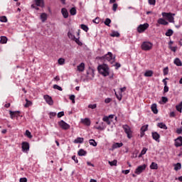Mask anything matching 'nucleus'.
Segmentation results:
<instances>
[{
    "label": "nucleus",
    "instance_id": "f257e3e1",
    "mask_svg": "<svg viewBox=\"0 0 182 182\" xmlns=\"http://www.w3.org/2000/svg\"><path fill=\"white\" fill-rule=\"evenodd\" d=\"M97 70L100 75H102L104 77L109 76V79H113L114 76V73L113 72H110V68H109V66L106 64L99 65L97 67Z\"/></svg>",
    "mask_w": 182,
    "mask_h": 182
},
{
    "label": "nucleus",
    "instance_id": "f03ea898",
    "mask_svg": "<svg viewBox=\"0 0 182 182\" xmlns=\"http://www.w3.org/2000/svg\"><path fill=\"white\" fill-rule=\"evenodd\" d=\"M115 56H113V54L110 52H108L107 54L100 58L104 62H109L110 63H113L114 62Z\"/></svg>",
    "mask_w": 182,
    "mask_h": 182
},
{
    "label": "nucleus",
    "instance_id": "7ed1b4c3",
    "mask_svg": "<svg viewBox=\"0 0 182 182\" xmlns=\"http://www.w3.org/2000/svg\"><path fill=\"white\" fill-rule=\"evenodd\" d=\"M161 15L163 16V18H166V19H167V21L168 22H170L171 23H174V16H176L175 14L173 13H167V12H162Z\"/></svg>",
    "mask_w": 182,
    "mask_h": 182
},
{
    "label": "nucleus",
    "instance_id": "20e7f679",
    "mask_svg": "<svg viewBox=\"0 0 182 182\" xmlns=\"http://www.w3.org/2000/svg\"><path fill=\"white\" fill-rule=\"evenodd\" d=\"M142 50L149 51L153 49V43L150 41H144L141 45Z\"/></svg>",
    "mask_w": 182,
    "mask_h": 182
},
{
    "label": "nucleus",
    "instance_id": "39448f33",
    "mask_svg": "<svg viewBox=\"0 0 182 182\" xmlns=\"http://www.w3.org/2000/svg\"><path fill=\"white\" fill-rule=\"evenodd\" d=\"M146 168H147V165L146 164L138 166L134 171V173L136 174V176H140V174H141L143 171H145Z\"/></svg>",
    "mask_w": 182,
    "mask_h": 182
},
{
    "label": "nucleus",
    "instance_id": "423d86ee",
    "mask_svg": "<svg viewBox=\"0 0 182 182\" xmlns=\"http://www.w3.org/2000/svg\"><path fill=\"white\" fill-rule=\"evenodd\" d=\"M123 129L124 132L127 135L128 139H132L133 137V132H132V129L128 125H123Z\"/></svg>",
    "mask_w": 182,
    "mask_h": 182
},
{
    "label": "nucleus",
    "instance_id": "0eeeda50",
    "mask_svg": "<svg viewBox=\"0 0 182 182\" xmlns=\"http://www.w3.org/2000/svg\"><path fill=\"white\" fill-rule=\"evenodd\" d=\"M58 126L63 130H69L70 129V125L63 120L58 122Z\"/></svg>",
    "mask_w": 182,
    "mask_h": 182
},
{
    "label": "nucleus",
    "instance_id": "6e6552de",
    "mask_svg": "<svg viewBox=\"0 0 182 182\" xmlns=\"http://www.w3.org/2000/svg\"><path fill=\"white\" fill-rule=\"evenodd\" d=\"M95 77V69L89 68L87 70V78L88 80H92Z\"/></svg>",
    "mask_w": 182,
    "mask_h": 182
},
{
    "label": "nucleus",
    "instance_id": "1a4fd4ad",
    "mask_svg": "<svg viewBox=\"0 0 182 182\" xmlns=\"http://www.w3.org/2000/svg\"><path fill=\"white\" fill-rule=\"evenodd\" d=\"M149 25L147 23H145L144 24H140L137 28V31L139 33H143L146 29L149 28Z\"/></svg>",
    "mask_w": 182,
    "mask_h": 182
},
{
    "label": "nucleus",
    "instance_id": "9d476101",
    "mask_svg": "<svg viewBox=\"0 0 182 182\" xmlns=\"http://www.w3.org/2000/svg\"><path fill=\"white\" fill-rule=\"evenodd\" d=\"M21 149L23 153H28L29 151L30 145L28 142L24 141L21 144Z\"/></svg>",
    "mask_w": 182,
    "mask_h": 182
},
{
    "label": "nucleus",
    "instance_id": "9b49d317",
    "mask_svg": "<svg viewBox=\"0 0 182 182\" xmlns=\"http://www.w3.org/2000/svg\"><path fill=\"white\" fill-rule=\"evenodd\" d=\"M113 119H114V114H110L108 117L105 116L102 118L103 122H106L108 124H110L112 122H113Z\"/></svg>",
    "mask_w": 182,
    "mask_h": 182
},
{
    "label": "nucleus",
    "instance_id": "f8f14e48",
    "mask_svg": "<svg viewBox=\"0 0 182 182\" xmlns=\"http://www.w3.org/2000/svg\"><path fill=\"white\" fill-rule=\"evenodd\" d=\"M43 98L46 103L49 105L50 106H52L53 105V100L52 99V97L49 95H44Z\"/></svg>",
    "mask_w": 182,
    "mask_h": 182
},
{
    "label": "nucleus",
    "instance_id": "ddd939ff",
    "mask_svg": "<svg viewBox=\"0 0 182 182\" xmlns=\"http://www.w3.org/2000/svg\"><path fill=\"white\" fill-rule=\"evenodd\" d=\"M33 1H34V4H36L37 6H40L41 8H45V1L43 0H33Z\"/></svg>",
    "mask_w": 182,
    "mask_h": 182
},
{
    "label": "nucleus",
    "instance_id": "4468645a",
    "mask_svg": "<svg viewBox=\"0 0 182 182\" xmlns=\"http://www.w3.org/2000/svg\"><path fill=\"white\" fill-rule=\"evenodd\" d=\"M61 14L65 19H68V18H69V11H68L66 8H63L61 9Z\"/></svg>",
    "mask_w": 182,
    "mask_h": 182
},
{
    "label": "nucleus",
    "instance_id": "2eb2a0df",
    "mask_svg": "<svg viewBox=\"0 0 182 182\" xmlns=\"http://www.w3.org/2000/svg\"><path fill=\"white\" fill-rule=\"evenodd\" d=\"M68 36L69 39H71V41H74L76 37H75V31L73 29L69 30L68 33Z\"/></svg>",
    "mask_w": 182,
    "mask_h": 182
},
{
    "label": "nucleus",
    "instance_id": "dca6fc26",
    "mask_svg": "<svg viewBox=\"0 0 182 182\" xmlns=\"http://www.w3.org/2000/svg\"><path fill=\"white\" fill-rule=\"evenodd\" d=\"M175 146L176 147H181L182 146V136H178L175 139Z\"/></svg>",
    "mask_w": 182,
    "mask_h": 182
},
{
    "label": "nucleus",
    "instance_id": "f3484780",
    "mask_svg": "<svg viewBox=\"0 0 182 182\" xmlns=\"http://www.w3.org/2000/svg\"><path fill=\"white\" fill-rule=\"evenodd\" d=\"M40 19L41 22L45 23L46 21H48V14L46 13H41L40 14Z\"/></svg>",
    "mask_w": 182,
    "mask_h": 182
},
{
    "label": "nucleus",
    "instance_id": "a211bd4d",
    "mask_svg": "<svg viewBox=\"0 0 182 182\" xmlns=\"http://www.w3.org/2000/svg\"><path fill=\"white\" fill-rule=\"evenodd\" d=\"M157 23L159 25H164V26H167L168 25V21H167L166 19L163 18H160L158 19Z\"/></svg>",
    "mask_w": 182,
    "mask_h": 182
},
{
    "label": "nucleus",
    "instance_id": "6ab92c4d",
    "mask_svg": "<svg viewBox=\"0 0 182 182\" xmlns=\"http://www.w3.org/2000/svg\"><path fill=\"white\" fill-rule=\"evenodd\" d=\"M152 137L154 140H155L158 143H160V134H159V133L157 132L152 133Z\"/></svg>",
    "mask_w": 182,
    "mask_h": 182
},
{
    "label": "nucleus",
    "instance_id": "aec40b11",
    "mask_svg": "<svg viewBox=\"0 0 182 182\" xmlns=\"http://www.w3.org/2000/svg\"><path fill=\"white\" fill-rule=\"evenodd\" d=\"M77 70L78 72H84L85 71V63H81L80 65L77 66Z\"/></svg>",
    "mask_w": 182,
    "mask_h": 182
},
{
    "label": "nucleus",
    "instance_id": "412c9836",
    "mask_svg": "<svg viewBox=\"0 0 182 182\" xmlns=\"http://www.w3.org/2000/svg\"><path fill=\"white\" fill-rule=\"evenodd\" d=\"M11 119H14V117H18L19 116V111H9Z\"/></svg>",
    "mask_w": 182,
    "mask_h": 182
},
{
    "label": "nucleus",
    "instance_id": "4be33fe9",
    "mask_svg": "<svg viewBox=\"0 0 182 182\" xmlns=\"http://www.w3.org/2000/svg\"><path fill=\"white\" fill-rule=\"evenodd\" d=\"M147 129H149V125H144L141 128V137L144 136V132H147Z\"/></svg>",
    "mask_w": 182,
    "mask_h": 182
},
{
    "label": "nucleus",
    "instance_id": "5701e85b",
    "mask_svg": "<svg viewBox=\"0 0 182 182\" xmlns=\"http://www.w3.org/2000/svg\"><path fill=\"white\" fill-rule=\"evenodd\" d=\"M81 123L85 126H90V119L88 118L81 119Z\"/></svg>",
    "mask_w": 182,
    "mask_h": 182
},
{
    "label": "nucleus",
    "instance_id": "b1692460",
    "mask_svg": "<svg viewBox=\"0 0 182 182\" xmlns=\"http://www.w3.org/2000/svg\"><path fill=\"white\" fill-rule=\"evenodd\" d=\"M123 146V143H114L112 146V150H115V149H119Z\"/></svg>",
    "mask_w": 182,
    "mask_h": 182
},
{
    "label": "nucleus",
    "instance_id": "393cba45",
    "mask_svg": "<svg viewBox=\"0 0 182 182\" xmlns=\"http://www.w3.org/2000/svg\"><path fill=\"white\" fill-rule=\"evenodd\" d=\"M151 109L153 113H154V114H157L159 113V109H157L156 104H152Z\"/></svg>",
    "mask_w": 182,
    "mask_h": 182
},
{
    "label": "nucleus",
    "instance_id": "a878e982",
    "mask_svg": "<svg viewBox=\"0 0 182 182\" xmlns=\"http://www.w3.org/2000/svg\"><path fill=\"white\" fill-rule=\"evenodd\" d=\"M144 76H145V77H151V76H153V70H146L145 71Z\"/></svg>",
    "mask_w": 182,
    "mask_h": 182
},
{
    "label": "nucleus",
    "instance_id": "bb28decb",
    "mask_svg": "<svg viewBox=\"0 0 182 182\" xmlns=\"http://www.w3.org/2000/svg\"><path fill=\"white\" fill-rule=\"evenodd\" d=\"M157 126H158V127H159V129H163L164 130H167V125H166V124H164V122L158 123Z\"/></svg>",
    "mask_w": 182,
    "mask_h": 182
},
{
    "label": "nucleus",
    "instance_id": "cd10ccee",
    "mask_svg": "<svg viewBox=\"0 0 182 182\" xmlns=\"http://www.w3.org/2000/svg\"><path fill=\"white\" fill-rule=\"evenodd\" d=\"M149 167L151 170H157V168H159V165L155 162H152Z\"/></svg>",
    "mask_w": 182,
    "mask_h": 182
},
{
    "label": "nucleus",
    "instance_id": "c85d7f7f",
    "mask_svg": "<svg viewBox=\"0 0 182 182\" xmlns=\"http://www.w3.org/2000/svg\"><path fill=\"white\" fill-rule=\"evenodd\" d=\"M173 63H175V65H176V66H182L181 60H180V58H175Z\"/></svg>",
    "mask_w": 182,
    "mask_h": 182
},
{
    "label": "nucleus",
    "instance_id": "c756f323",
    "mask_svg": "<svg viewBox=\"0 0 182 182\" xmlns=\"http://www.w3.org/2000/svg\"><path fill=\"white\" fill-rule=\"evenodd\" d=\"M66 62V60H65V58H60L58 60V65H60V66H63V65H65Z\"/></svg>",
    "mask_w": 182,
    "mask_h": 182
},
{
    "label": "nucleus",
    "instance_id": "7c9ffc66",
    "mask_svg": "<svg viewBox=\"0 0 182 182\" xmlns=\"http://www.w3.org/2000/svg\"><path fill=\"white\" fill-rule=\"evenodd\" d=\"M110 36H112V38H119V36H120V33L117 31H112L110 33Z\"/></svg>",
    "mask_w": 182,
    "mask_h": 182
},
{
    "label": "nucleus",
    "instance_id": "2f4dec72",
    "mask_svg": "<svg viewBox=\"0 0 182 182\" xmlns=\"http://www.w3.org/2000/svg\"><path fill=\"white\" fill-rule=\"evenodd\" d=\"M175 171H178V170H181V164L177 163L173 165Z\"/></svg>",
    "mask_w": 182,
    "mask_h": 182
},
{
    "label": "nucleus",
    "instance_id": "473e14b6",
    "mask_svg": "<svg viewBox=\"0 0 182 182\" xmlns=\"http://www.w3.org/2000/svg\"><path fill=\"white\" fill-rule=\"evenodd\" d=\"M89 144L90 146H92V147H96V146H97V142H96L95 139H90Z\"/></svg>",
    "mask_w": 182,
    "mask_h": 182
},
{
    "label": "nucleus",
    "instance_id": "72a5a7b5",
    "mask_svg": "<svg viewBox=\"0 0 182 182\" xmlns=\"http://www.w3.org/2000/svg\"><path fill=\"white\" fill-rule=\"evenodd\" d=\"M176 109L177 112H179L180 113H181V112H182V102H181L178 105H177L176 106Z\"/></svg>",
    "mask_w": 182,
    "mask_h": 182
},
{
    "label": "nucleus",
    "instance_id": "f704fd0d",
    "mask_svg": "<svg viewBox=\"0 0 182 182\" xmlns=\"http://www.w3.org/2000/svg\"><path fill=\"white\" fill-rule=\"evenodd\" d=\"M77 154H78V156H85V154H87V152L84 149H81L78 151Z\"/></svg>",
    "mask_w": 182,
    "mask_h": 182
},
{
    "label": "nucleus",
    "instance_id": "c9c22d12",
    "mask_svg": "<svg viewBox=\"0 0 182 182\" xmlns=\"http://www.w3.org/2000/svg\"><path fill=\"white\" fill-rule=\"evenodd\" d=\"M84 141V139L83 138H82V137H77V139H75V140H74V143H75V144H79V143H82V141Z\"/></svg>",
    "mask_w": 182,
    "mask_h": 182
},
{
    "label": "nucleus",
    "instance_id": "e433bc0d",
    "mask_svg": "<svg viewBox=\"0 0 182 182\" xmlns=\"http://www.w3.org/2000/svg\"><path fill=\"white\" fill-rule=\"evenodd\" d=\"M76 13H77L76 8L73 7L70 9V15H72L73 16L76 15Z\"/></svg>",
    "mask_w": 182,
    "mask_h": 182
},
{
    "label": "nucleus",
    "instance_id": "4c0bfd02",
    "mask_svg": "<svg viewBox=\"0 0 182 182\" xmlns=\"http://www.w3.org/2000/svg\"><path fill=\"white\" fill-rule=\"evenodd\" d=\"M8 42V38L5 36H1L0 40V43H6Z\"/></svg>",
    "mask_w": 182,
    "mask_h": 182
},
{
    "label": "nucleus",
    "instance_id": "58836bf2",
    "mask_svg": "<svg viewBox=\"0 0 182 182\" xmlns=\"http://www.w3.org/2000/svg\"><path fill=\"white\" fill-rule=\"evenodd\" d=\"M25 136H26V137H28V139H32V134L28 129L26 130Z\"/></svg>",
    "mask_w": 182,
    "mask_h": 182
},
{
    "label": "nucleus",
    "instance_id": "ea45409f",
    "mask_svg": "<svg viewBox=\"0 0 182 182\" xmlns=\"http://www.w3.org/2000/svg\"><path fill=\"white\" fill-rule=\"evenodd\" d=\"M146 153H147V149L146 148H143L140 154L139 155V157L140 158V157H141V156H144V154H146Z\"/></svg>",
    "mask_w": 182,
    "mask_h": 182
},
{
    "label": "nucleus",
    "instance_id": "a19ab883",
    "mask_svg": "<svg viewBox=\"0 0 182 182\" xmlns=\"http://www.w3.org/2000/svg\"><path fill=\"white\" fill-rule=\"evenodd\" d=\"M0 22H3V23H6V22H8V18L5 16H1Z\"/></svg>",
    "mask_w": 182,
    "mask_h": 182
},
{
    "label": "nucleus",
    "instance_id": "79ce46f5",
    "mask_svg": "<svg viewBox=\"0 0 182 182\" xmlns=\"http://www.w3.org/2000/svg\"><path fill=\"white\" fill-rule=\"evenodd\" d=\"M81 28L82 29V31H85V32H87V31H89V27H87V26L85 24L81 25Z\"/></svg>",
    "mask_w": 182,
    "mask_h": 182
},
{
    "label": "nucleus",
    "instance_id": "37998d69",
    "mask_svg": "<svg viewBox=\"0 0 182 182\" xmlns=\"http://www.w3.org/2000/svg\"><path fill=\"white\" fill-rule=\"evenodd\" d=\"M26 103L25 104L24 107H29V106H32V101H29L26 99Z\"/></svg>",
    "mask_w": 182,
    "mask_h": 182
},
{
    "label": "nucleus",
    "instance_id": "c03bdc74",
    "mask_svg": "<svg viewBox=\"0 0 182 182\" xmlns=\"http://www.w3.org/2000/svg\"><path fill=\"white\" fill-rule=\"evenodd\" d=\"M110 23H112V20L110 18H106L105 21V25L107 26H109Z\"/></svg>",
    "mask_w": 182,
    "mask_h": 182
},
{
    "label": "nucleus",
    "instance_id": "a18cd8bd",
    "mask_svg": "<svg viewBox=\"0 0 182 182\" xmlns=\"http://www.w3.org/2000/svg\"><path fill=\"white\" fill-rule=\"evenodd\" d=\"M109 164L110 166H117V160H114L112 161H108Z\"/></svg>",
    "mask_w": 182,
    "mask_h": 182
},
{
    "label": "nucleus",
    "instance_id": "49530a36",
    "mask_svg": "<svg viewBox=\"0 0 182 182\" xmlns=\"http://www.w3.org/2000/svg\"><path fill=\"white\" fill-rule=\"evenodd\" d=\"M38 6L36 5V4H33L31 6V8H32V9H36V11H39V7H38Z\"/></svg>",
    "mask_w": 182,
    "mask_h": 182
},
{
    "label": "nucleus",
    "instance_id": "de8ad7c7",
    "mask_svg": "<svg viewBox=\"0 0 182 182\" xmlns=\"http://www.w3.org/2000/svg\"><path fill=\"white\" fill-rule=\"evenodd\" d=\"M164 76L168 75V67H166L163 70Z\"/></svg>",
    "mask_w": 182,
    "mask_h": 182
},
{
    "label": "nucleus",
    "instance_id": "09e8293b",
    "mask_svg": "<svg viewBox=\"0 0 182 182\" xmlns=\"http://www.w3.org/2000/svg\"><path fill=\"white\" fill-rule=\"evenodd\" d=\"M173 35V30L168 29L167 32L166 33V36H171Z\"/></svg>",
    "mask_w": 182,
    "mask_h": 182
},
{
    "label": "nucleus",
    "instance_id": "8fccbe9b",
    "mask_svg": "<svg viewBox=\"0 0 182 182\" xmlns=\"http://www.w3.org/2000/svg\"><path fill=\"white\" fill-rule=\"evenodd\" d=\"M75 42L79 45V46H82L83 43H81L80 40H79V37L77 38H75Z\"/></svg>",
    "mask_w": 182,
    "mask_h": 182
},
{
    "label": "nucleus",
    "instance_id": "3c124183",
    "mask_svg": "<svg viewBox=\"0 0 182 182\" xmlns=\"http://www.w3.org/2000/svg\"><path fill=\"white\" fill-rule=\"evenodd\" d=\"M57 116L58 118L63 117V116H65V112L61 111L57 114Z\"/></svg>",
    "mask_w": 182,
    "mask_h": 182
},
{
    "label": "nucleus",
    "instance_id": "603ef678",
    "mask_svg": "<svg viewBox=\"0 0 182 182\" xmlns=\"http://www.w3.org/2000/svg\"><path fill=\"white\" fill-rule=\"evenodd\" d=\"M53 88L57 89V90H60V92H62V87L58 85H54Z\"/></svg>",
    "mask_w": 182,
    "mask_h": 182
},
{
    "label": "nucleus",
    "instance_id": "864d4df0",
    "mask_svg": "<svg viewBox=\"0 0 182 182\" xmlns=\"http://www.w3.org/2000/svg\"><path fill=\"white\" fill-rule=\"evenodd\" d=\"M75 97L74 95H72L70 96V100L72 101V103H73V104L75 103Z\"/></svg>",
    "mask_w": 182,
    "mask_h": 182
},
{
    "label": "nucleus",
    "instance_id": "5fc2aeb1",
    "mask_svg": "<svg viewBox=\"0 0 182 182\" xmlns=\"http://www.w3.org/2000/svg\"><path fill=\"white\" fill-rule=\"evenodd\" d=\"M161 100L163 103H167L168 102V99L167 98V97H162Z\"/></svg>",
    "mask_w": 182,
    "mask_h": 182
},
{
    "label": "nucleus",
    "instance_id": "6e6d98bb",
    "mask_svg": "<svg viewBox=\"0 0 182 182\" xmlns=\"http://www.w3.org/2000/svg\"><path fill=\"white\" fill-rule=\"evenodd\" d=\"M117 4L114 3L112 6V10L114 11V12H116V11H117Z\"/></svg>",
    "mask_w": 182,
    "mask_h": 182
},
{
    "label": "nucleus",
    "instance_id": "4d7b16f0",
    "mask_svg": "<svg viewBox=\"0 0 182 182\" xmlns=\"http://www.w3.org/2000/svg\"><path fill=\"white\" fill-rule=\"evenodd\" d=\"M88 107L90 109H96V107H97V105L96 104H93V105H89Z\"/></svg>",
    "mask_w": 182,
    "mask_h": 182
},
{
    "label": "nucleus",
    "instance_id": "13d9d810",
    "mask_svg": "<svg viewBox=\"0 0 182 182\" xmlns=\"http://www.w3.org/2000/svg\"><path fill=\"white\" fill-rule=\"evenodd\" d=\"M92 22L94 23H99L100 22V19L99 18V17H97L94 20H92Z\"/></svg>",
    "mask_w": 182,
    "mask_h": 182
},
{
    "label": "nucleus",
    "instance_id": "bf43d9fd",
    "mask_svg": "<svg viewBox=\"0 0 182 182\" xmlns=\"http://www.w3.org/2000/svg\"><path fill=\"white\" fill-rule=\"evenodd\" d=\"M169 48L172 52H176L177 50V46L173 47L172 46H169Z\"/></svg>",
    "mask_w": 182,
    "mask_h": 182
},
{
    "label": "nucleus",
    "instance_id": "052dcab7",
    "mask_svg": "<svg viewBox=\"0 0 182 182\" xmlns=\"http://www.w3.org/2000/svg\"><path fill=\"white\" fill-rule=\"evenodd\" d=\"M149 5H156V0H148Z\"/></svg>",
    "mask_w": 182,
    "mask_h": 182
},
{
    "label": "nucleus",
    "instance_id": "680f3d73",
    "mask_svg": "<svg viewBox=\"0 0 182 182\" xmlns=\"http://www.w3.org/2000/svg\"><path fill=\"white\" fill-rule=\"evenodd\" d=\"M49 115L50 118L52 119L53 117H55V116H56V112H50Z\"/></svg>",
    "mask_w": 182,
    "mask_h": 182
},
{
    "label": "nucleus",
    "instance_id": "e2e57ef3",
    "mask_svg": "<svg viewBox=\"0 0 182 182\" xmlns=\"http://www.w3.org/2000/svg\"><path fill=\"white\" fill-rule=\"evenodd\" d=\"M168 92V86L165 85L164 87V93H167Z\"/></svg>",
    "mask_w": 182,
    "mask_h": 182
},
{
    "label": "nucleus",
    "instance_id": "0e129e2a",
    "mask_svg": "<svg viewBox=\"0 0 182 182\" xmlns=\"http://www.w3.org/2000/svg\"><path fill=\"white\" fill-rule=\"evenodd\" d=\"M72 160H73L76 164L79 163V161L77 160V158H76L75 156H72Z\"/></svg>",
    "mask_w": 182,
    "mask_h": 182
},
{
    "label": "nucleus",
    "instance_id": "69168bd1",
    "mask_svg": "<svg viewBox=\"0 0 182 182\" xmlns=\"http://www.w3.org/2000/svg\"><path fill=\"white\" fill-rule=\"evenodd\" d=\"M19 181L20 182H28V178H21Z\"/></svg>",
    "mask_w": 182,
    "mask_h": 182
},
{
    "label": "nucleus",
    "instance_id": "338daca9",
    "mask_svg": "<svg viewBox=\"0 0 182 182\" xmlns=\"http://www.w3.org/2000/svg\"><path fill=\"white\" fill-rule=\"evenodd\" d=\"M176 133H177V134H181V133H182V128L177 129Z\"/></svg>",
    "mask_w": 182,
    "mask_h": 182
},
{
    "label": "nucleus",
    "instance_id": "774afa93",
    "mask_svg": "<svg viewBox=\"0 0 182 182\" xmlns=\"http://www.w3.org/2000/svg\"><path fill=\"white\" fill-rule=\"evenodd\" d=\"M110 102H112V99L111 98H106L105 100V103H110Z\"/></svg>",
    "mask_w": 182,
    "mask_h": 182
}]
</instances>
